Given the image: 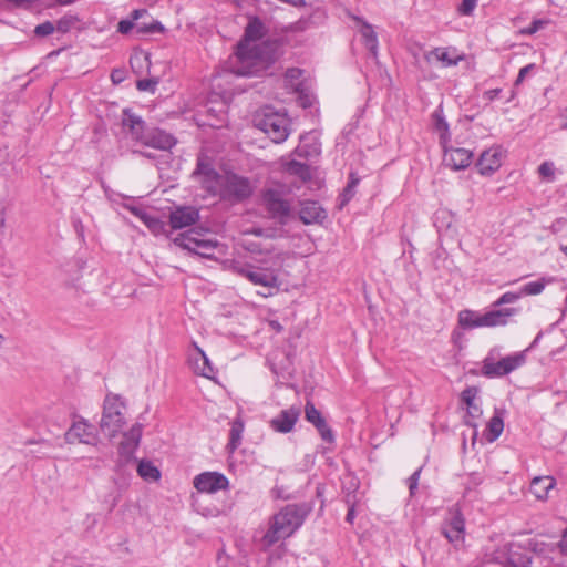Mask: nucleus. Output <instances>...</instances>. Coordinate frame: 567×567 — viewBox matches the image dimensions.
I'll list each match as a JSON object with an SVG mask.
<instances>
[{"mask_svg": "<svg viewBox=\"0 0 567 567\" xmlns=\"http://www.w3.org/2000/svg\"><path fill=\"white\" fill-rule=\"evenodd\" d=\"M265 25L258 18L249 20L245 29L244 39L237 47L236 56L238 65L234 69L237 75H258L270 63L271 56L256 44V41L265 35Z\"/></svg>", "mask_w": 567, "mask_h": 567, "instance_id": "obj_1", "label": "nucleus"}, {"mask_svg": "<svg viewBox=\"0 0 567 567\" xmlns=\"http://www.w3.org/2000/svg\"><path fill=\"white\" fill-rule=\"evenodd\" d=\"M122 126L131 134L136 143L159 151H168L175 144V137L155 126H148L145 121L130 111H123Z\"/></svg>", "mask_w": 567, "mask_h": 567, "instance_id": "obj_2", "label": "nucleus"}, {"mask_svg": "<svg viewBox=\"0 0 567 567\" xmlns=\"http://www.w3.org/2000/svg\"><path fill=\"white\" fill-rule=\"evenodd\" d=\"M309 513L305 504H289L272 517L271 525L262 537L265 546H272L280 539L292 535L302 524Z\"/></svg>", "mask_w": 567, "mask_h": 567, "instance_id": "obj_3", "label": "nucleus"}, {"mask_svg": "<svg viewBox=\"0 0 567 567\" xmlns=\"http://www.w3.org/2000/svg\"><path fill=\"white\" fill-rule=\"evenodd\" d=\"M231 269L252 285L260 286L264 291H259V295L262 297L274 296L280 288L279 269L241 262H234Z\"/></svg>", "mask_w": 567, "mask_h": 567, "instance_id": "obj_4", "label": "nucleus"}, {"mask_svg": "<svg viewBox=\"0 0 567 567\" xmlns=\"http://www.w3.org/2000/svg\"><path fill=\"white\" fill-rule=\"evenodd\" d=\"M126 404L118 394H106L103 403V412L100 421L101 432L110 437H115L126 423Z\"/></svg>", "mask_w": 567, "mask_h": 567, "instance_id": "obj_5", "label": "nucleus"}, {"mask_svg": "<svg viewBox=\"0 0 567 567\" xmlns=\"http://www.w3.org/2000/svg\"><path fill=\"white\" fill-rule=\"evenodd\" d=\"M256 126L266 133L275 143L284 142L289 135V121L285 114L265 110L256 118Z\"/></svg>", "mask_w": 567, "mask_h": 567, "instance_id": "obj_6", "label": "nucleus"}, {"mask_svg": "<svg viewBox=\"0 0 567 567\" xmlns=\"http://www.w3.org/2000/svg\"><path fill=\"white\" fill-rule=\"evenodd\" d=\"M526 351L515 352L498 361L487 355L483 361L482 372L487 378H501L524 365Z\"/></svg>", "mask_w": 567, "mask_h": 567, "instance_id": "obj_7", "label": "nucleus"}, {"mask_svg": "<svg viewBox=\"0 0 567 567\" xmlns=\"http://www.w3.org/2000/svg\"><path fill=\"white\" fill-rule=\"evenodd\" d=\"M174 244L205 258H210L218 246L216 239L206 238L204 234L194 229L176 237Z\"/></svg>", "mask_w": 567, "mask_h": 567, "instance_id": "obj_8", "label": "nucleus"}, {"mask_svg": "<svg viewBox=\"0 0 567 567\" xmlns=\"http://www.w3.org/2000/svg\"><path fill=\"white\" fill-rule=\"evenodd\" d=\"M143 433V425L141 423L133 424L128 431L123 433L122 440L118 444V461L116 471L121 472L125 465L135 460V452L140 446Z\"/></svg>", "mask_w": 567, "mask_h": 567, "instance_id": "obj_9", "label": "nucleus"}, {"mask_svg": "<svg viewBox=\"0 0 567 567\" xmlns=\"http://www.w3.org/2000/svg\"><path fill=\"white\" fill-rule=\"evenodd\" d=\"M254 186L248 177L227 173L224 175L220 197L228 200L241 202L251 196Z\"/></svg>", "mask_w": 567, "mask_h": 567, "instance_id": "obj_10", "label": "nucleus"}, {"mask_svg": "<svg viewBox=\"0 0 567 567\" xmlns=\"http://www.w3.org/2000/svg\"><path fill=\"white\" fill-rule=\"evenodd\" d=\"M64 440L68 444H87L96 445L99 442V435L93 424L86 420L81 419L74 421L69 430L64 434Z\"/></svg>", "mask_w": 567, "mask_h": 567, "instance_id": "obj_11", "label": "nucleus"}, {"mask_svg": "<svg viewBox=\"0 0 567 567\" xmlns=\"http://www.w3.org/2000/svg\"><path fill=\"white\" fill-rule=\"evenodd\" d=\"M194 175L199 178L203 188L207 193L220 196L224 175H219L210 164L198 161Z\"/></svg>", "mask_w": 567, "mask_h": 567, "instance_id": "obj_12", "label": "nucleus"}, {"mask_svg": "<svg viewBox=\"0 0 567 567\" xmlns=\"http://www.w3.org/2000/svg\"><path fill=\"white\" fill-rule=\"evenodd\" d=\"M194 487L200 493L214 494L228 487V478L218 472H204L195 476Z\"/></svg>", "mask_w": 567, "mask_h": 567, "instance_id": "obj_13", "label": "nucleus"}, {"mask_svg": "<svg viewBox=\"0 0 567 567\" xmlns=\"http://www.w3.org/2000/svg\"><path fill=\"white\" fill-rule=\"evenodd\" d=\"M442 534L455 547L464 543L465 520L458 511L451 514L450 518L442 524Z\"/></svg>", "mask_w": 567, "mask_h": 567, "instance_id": "obj_14", "label": "nucleus"}, {"mask_svg": "<svg viewBox=\"0 0 567 567\" xmlns=\"http://www.w3.org/2000/svg\"><path fill=\"white\" fill-rule=\"evenodd\" d=\"M262 198L272 217L281 219L289 215L290 204L285 199L284 192L280 188H267Z\"/></svg>", "mask_w": 567, "mask_h": 567, "instance_id": "obj_15", "label": "nucleus"}, {"mask_svg": "<svg viewBox=\"0 0 567 567\" xmlns=\"http://www.w3.org/2000/svg\"><path fill=\"white\" fill-rule=\"evenodd\" d=\"M516 546L505 544L503 550L497 553L495 559L503 567H530V557L518 550H514Z\"/></svg>", "mask_w": 567, "mask_h": 567, "instance_id": "obj_16", "label": "nucleus"}, {"mask_svg": "<svg viewBox=\"0 0 567 567\" xmlns=\"http://www.w3.org/2000/svg\"><path fill=\"white\" fill-rule=\"evenodd\" d=\"M147 11L144 9H137L132 12V19L121 20L117 24V31L122 34H127L131 30L136 28L138 33H150L155 31H162L164 28L159 22H153L148 25L146 24H135L134 22L138 20L142 16L146 14Z\"/></svg>", "mask_w": 567, "mask_h": 567, "instance_id": "obj_17", "label": "nucleus"}, {"mask_svg": "<svg viewBox=\"0 0 567 567\" xmlns=\"http://www.w3.org/2000/svg\"><path fill=\"white\" fill-rule=\"evenodd\" d=\"M502 148L499 146H493L484 151L477 163L476 167L481 175H491L497 171L502 165Z\"/></svg>", "mask_w": 567, "mask_h": 567, "instance_id": "obj_18", "label": "nucleus"}, {"mask_svg": "<svg viewBox=\"0 0 567 567\" xmlns=\"http://www.w3.org/2000/svg\"><path fill=\"white\" fill-rule=\"evenodd\" d=\"M300 416L299 408H289L280 411V413L270 421V426L274 431L279 433H289L293 430Z\"/></svg>", "mask_w": 567, "mask_h": 567, "instance_id": "obj_19", "label": "nucleus"}, {"mask_svg": "<svg viewBox=\"0 0 567 567\" xmlns=\"http://www.w3.org/2000/svg\"><path fill=\"white\" fill-rule=\"evenodd\" d=\"M473 159V153L466 148H446L444 153V164L454 169L460 171L470 166Z\"/></svg>", "mask_w": 567, "mask_h": 567, "instance_id": "obj_20", "label": "nucleus"}, {"mask_svg": "<svg viewBox=\"0 0 567 567\" xmlns=\"http://www.w3.org/2000/svg\"><path fill=\"white\" fill-rule=\"evenodd\" d=\"M305 415L306 420L310 423H312L318 432L320 433V436L326 442H332L333 441V433L331 429L328 426L324 417L321 415L320 411L316 409L312 402L308 401L305 406Z\"/></svg>", "mask_w": 567, "mask_h": 567, "instance_id": "obj_21", "label": "nucleus"}, {"mask_svg": "<svg viewBox=\"0 0 567 567\" xmlns=\"http://www.w3.org/2000/svg\"><path fill=\"white\" fill-rule=\"evenodd\" d=\"M199 218V213L196 208L184 206L173 210L169 215V224L174 229H182L195 224Z\"/></svg>", "mask_w": 567, "mask_h": 567, "instance_id": "obj_22", "label": "nucleus"}, {"mask_svg": "<svg viewBox=\"0 0 567 567\" xmlns=\"http://www.w3.org/2000/svg\"><path fill=\"white\" fill-rule=\"evenodd\" d=\"M478 390L476 388H467L463 390L461 394L462 401L466 404V416H465V424L468 426H476L475 420H477L483 411L481 406L476 403V396H477Z\"/></svg>", "mask_w": 567, "mask_h": 567, "instance_id": "obj_23", "label": "nucleus"}, {"mask_svg": "<svg viewBox=\"0 0 567 567\" xmlns=\"http://www.w3.org/2000/svg\"><path fill=\"white\" fill-rule=\"evenodd\" d=\"M189 364L193 371L202 377L207 379H213L215 374V370L207 358L206 353L197 346H195V351L189 355Z\"/></svg>", "mask_w": 567, "mask_h": 567, "instance_id": "obj_24", "label": "nucleus"}, {"mask_svg": "<svg viewBox=\"0 0 567 567\" xmlns=\"http://www.w3.org/2000/svg\"><path fill=\"white\" fill-rule=\"evenodd\" d=\"M353 19L358 23V32L360 33L365 48L373 58H377L379 42L373 27L359 17H354Z\"/></svg>", "mask_w": 567, "mask_h": 567, "instance_id": "obj_25", "label": "nucleus"}, {"mask_svg": "<svg viewBox=\"0 0 567 567\" xmlns=\"http://www.w3.org/2000/svg\"><path fill=\"white\" fill-rule=\"evenodd\" d=\"M299 217L306 225L320 223L326 219V210L320 206L318 202H305L301 205Z\"/></svg>", "mask_w": 567, "mask_h": 567, "instance_id": "obj_26", "label": "nucleus"}, {"mask_svg": "<svg viewBox=\"0 0 567 567\" xmlns=\"http://www.w3.org/2000/svg\"><path fill=\"white\" fill-rule=\"evenodd\" d=\"M517 313L518 309L516 308L493 309L483 313V320L481 323L485 327L505 326L508 323L509 318Z\"/></svg>", "mask_w": 567, "mask_h": 567, "instance_id": "obj_27", "label": "nucleus"}, {"mask_svg": "<svg viewBox=\"0 0 567 567\" xmlns=\"http://www.w3.org/2000/svg\"><path fill=\"white\" fill-rule=\"evenodd\" d=\"M555 485L556 481L553 476H536L530 482L529 491L537 499L544 501Z\"/></svg>", "mask_w": 567, "mask_h": 567, "instance_id": "obj_28", "label": "nucleus"}, {"mask_svg": "<svg viewBox=\"0 0 567 567\" xmlns=\"http://www.w3.org/2000/svg\"><path fill=\"white\" fill-rule=\"evenodd\" d=\"M131 210L136 217H138L145 224V226L154 235H159V234L165 233V223L162 221L161 219H158L157 217L147 214L145 210H143L141 208L134 207Z\"/></svg>", "mask_w": 567, "mask_h": 567, "instance_id": "obj_29", "label": "nucleus"}, {"mask_svg": "<svg viewBox=\"0 0 567 567\" xmlns=\"http://www.w3.org/2000/svg\"><path fill=\"white\" fill-rule=\"evenodd\" d=\"M426 60L429 62L439 61L443 66L456 65L462 56H452L451 53L443 48H436L427 53Z\"/></svg>", "mask_w": 567, "mask_h": 567, "instance_id": "obj_30", "label": "nucleus"}, {"mask_svg": "<svg viewBox=\"0 0 567 567\" xmlns=\"http://www.w3.org/2000/svg\"><path fill=\"white\" fill-rule=\"evenodd\" d=\"M483 320V315L477 313L473 310H462L458 313V323L461 327L465 329H474L485 327L481 321Z\"/></svg>", "mask_w": 567, "mask_h": 567, "instance_id": "obj_31", "label": "nucleus"}, {"mask_svg": "<svg viewBox=\"0 0 567 567\" xmlns=\"http://www.w3.org/2000/svg\"><path fill=\"white\" fill-rule=\"evenodd\" d=\"M137 473L138 475L148 482H156L161 477L159 470L147 460H141L137 464Z\"/></svg>", "mask_w": 567, "mask_h": 567, "instance_id": "obj_32", "label": "nucleus"}, {"mask_svg": "<svg viewBox=\"0 0 567 567\" xmlns=\"http://www.w3.org/2000/svg\"><path fill=\"white\" fill-rule=\"evenodd\" d=\"M244 422L240 419H236L231 423V429L229 433V443L227 445L229 452H234L241 443L243 432H244Z\"/></svg>", "mask_w": 567, "mask_h": 567, "instance_id": "obj_33", "label": "nucleus"}, {"mask_svg": "<svg viewBox=\"0 0 567 567\" xmlns=\"http://www.w3.org/2000/svg\"><path fill=\"white\" fill-rule=\"evenodd\" d=\"M504 430L503 419L498 415H494L487 424L486 439L488 442L496 441Z\"/></svg>", "mask_w": 567, "mask_h": 567, "instance_id": "obj_34", "label": "nucleus"}, {"mask_svg": "<svg viewBox=\"0 0 567 567\" xmlns=\"http://www.w3.org/2000/svg\"><path fill=\"white\" fill-rule=\"evenodd\" d=\"M551 281L553 278H540L539 280L527 282L520 288L522 295L523 297L539 295L544 290L545 286Z\"/></svg>", "mask_w": 567, "mask_h": 567, "instance_id": "obj_35", "label": "nucleus"}, {"mask_svg": "<svg viewBox=\"0 0 567 567\" xmlns=\"http://www.w3.org/2000/svg\"><path fill=\"white\" fill-rule=\"evenodd\" d=\"M306 141H307V137L302 136L300 144L295 150L296 154L300 157H309L312 155H318L320 153L319 145L317 143L308 145L306 143Z\"/></svg>", "mask_w": 567, "mask_h": 567, "instance_id": "obj_36", "label": "nucleus"}, {"mask_svg": "<svg viewBox=\"0 0 567 567\" xmlns=\"http://www.w3.org/2000/svg\"><path fill=\"white\" fill-rule=\"evenodd\" d=\"M287 169L289 173L299 176L302 181H307L311 176L309 166L297 161H291Z\"/></svg>", "mask_w": 567, "mask_h": 567, "instance_id": "obj_37", "label": "nucleus"}, {"mask_svg": "<svg viewBox=\"0 0 567 567\" xmlns=\"http://www.w3.org/2000/svg\"><path fill=\"white\" fill-rule=\"evenodd\" d=\"M523 297L520 289L518 291H507L503 293L494 303V307L514 303Z\"/></svg>", "mask_w": 567, "mask_h": 567, "instance_id": "obj_38", "label": "nucleus"}, {"mask_svg": "<svg viewBox=\"0 0 567 567\" xmlns=\"http://www.w3.org/2000/svg\"><path fill=\"white\" fill-rule=\"evenodd\" d=\"M76 18L72 16H65L56 21L55 30L61 33H66L75 24Z\"/></svg>", "mask_w": 567, "mask_h": 567, "instance_id": "obj_39", "label": "nucleus"}, {"mask_svg": "<svg viewBox=\"0 0 567 567\" xmlns=\"http://www.w3.org/2000/svg\"><path fill=\"white\" fill-rule=\"evenodd\" d=\"M302 75V71L298 68H291L286 71L285 79L288 82V84L297 89L299 86V82H297Z\"/></svg>", "mask_w": 567, "mask_h": 567, "instance_id": "obj_40", "label": "nucleus"}, {"mask_svg": "<svg viewBox=\"0 0 567 567\" xmlns=\"http://www.w3.org/2000/svg\"><path fill=\"white\" fill-rule=\"evenodd\" d=\"M158 84V80L155 79V78H151V79H142V80H138L136 82V87L140 90V91H148V92H154L156 86Z\"/></svg>", "mask_w": 567, "mask_h": 567, "instance_id": "obj_41", "label": "nucleus"}, {"mask_svg": "<svg viewBox=\"0 0 567 567\" xmlns=\"http://www.w3.org/2000/svg\"><path fill=\"white\" fill-rule=\"evenodd\" d=\"M55 31V27L52 22L45 21L35 27L34 33L38 37H47L52 34Z\"/></svg>", "mask_w": 567, "mask_h": 567, "instance_id": "obj_42", "label": "nucleus"}, {"mask_svg": "<svg viewBox=\"0 0 567 567\" xmlns=\"http://www.w3.org/2000/svg\"><path fill=\"white\" fill-rule=\"evenodd\" d=\"M477 0H462L461 6L458 7V12L462 16H471L476 8Z\"/></svg>", "mask_w": 567, "mask_h": 567, "instance_id": "obj_43", "label": "nucleus"}, {"mask_svg": "<svg viewBox=\"0 0 567 567\" xmlns=\"http://www.w3.org/2000/svg\"><path fill=\"white\" fill-rule=\"evenodd\" d=\"M545 21L534 20L528 27L520 30L522 34L532 35L543 28Z\"/></svg>", "mask_w": 567, "mask_h": 567, "instance_id": "obj_44", "label": "nucleus"}, {"mask_svg": "<svg viewBox=\"0 0 567 567\" xmlns=\"http://www.w3.org/2000/svg\"><path fill=\"white\" fill-rule=\"evenodd\" d=\"M421 468L416 470L410 477H409V489L410 494L414 495L415 491L419 486V480H420Z\"/></svg>", "mask_w": 567, "mask_h": 567, "instance_id": "obj_45", "label": "nucleus"}, {"mask_svg": "<svg viewBox=\"0 0 567 567\" xmlns=\"http://www.w3.org/2000/svg\"><path fill=\"white\" fill-rule=\"evenodd\" d=\"M355 496H351L350 494L347 495V504L349 505V509H348V513H347V516H346V520L348 523H353L354 520V517H355V513H354V498Z\"/></svg>", "mask_w": 567, "mask_h": 567, "instance_id": "obj_46", "label": "nucleus"}, {"mask_svg": "<svg viewBox=\"0 0 567 567\" xmlns=\"http://www.w3.org/2000/svg\"><path fill=\"white\" fill-rule=\"evenodd\" d=\"M534 69H535L534 63L527 64L526 66L522 68L518 72V75H517V79H516L514 85L518 86L524 81V79L527 76V74L530 73Z\"/></svg>", "mask_w": 567, "mask_h": 567, "instance_id": "obj_47", "label": "nucleus"}, {"mask_svg": "<svg viewBox=\"0 0 567 567\" xmlns=\"http://www.w3.org/2000/svg\"><path fill=\"white\" fill-rule=\"evenodd\" d=\"M538 173L540 176L550 177L554 175L553 164L549 162H544L538 167Z\"/></svg>", "mask_w": 567, "mask_h": 567, "instance_id": "obj_48", "label": "nucleus"}, {"mask_svg": "<svg viewBox=\"0 0 567 567\" xmlns=\"http://www.w3.org/2000/svg\"><path fill=\"white\" fill-rule=\"evenodd\" d=\"M354 196V189L352 185H347L341 195V206L346 205Z\"/></svg>", "mask_w": 567, "mask_h": 567, "instance_id": "obj_49", "label": "nucleus"}, {"mask_svg": "<svg viewBox=\"0 0 567 567\" xmlns=\"http://www.w3.org/2000/svg\"><path fill=\"white\" fill-rule=\"evenodd\" d=\"M501 92V89L488 90L484 92L483 97L484 100L492 102L498 97Z\"/></svg>", "mask_w": 567, "mask_h": 567, "instance_id": "obj_50", "label": "nucleus"}, {"mask_svg": "<svg viewBox=\"0 0 567 567\" xmlns=\"http://www.w3.org/2000/svg\"><path fill=\"white\" fill-rule=\"evenodd\" d=\"M269 327L276 331V332H281L284 330V327L281 326V323L278 321V320H270L269 321Z\"/></svg>", "mask_w": 567, "mask_h": 567, "instance_id": "obj_51", "label": "nucleus"}, {"mask_svg": "<svg viewBox=\"0 0 567 567\" xmlns=\"http://www.w3.org/2000/svg\"><path fill=\"white\" fill-rule=\"evenodd\" d=\"M559 546H560L561 553L565 556H567V530L564 533Z\"/></svg>", "mask_w": 567, "mask_h": 567, "instance_id": "obj_52", "label": "nucleus"}, {"mask_svg": "<svg viewBox=\"0 0 567 567\" xmlns=\"http://www.w3.org/2000/svg\"><path fill=\"white\" fill-rule=\"evenodd\" d=\"M437 128H444V130H447V123L443 120H439L437 122Z\"/></svg>", "mask_w": 567, "mask_h": 567, "instance_id": "obj_53", "label": "nucleus"}, {"mask_svg": "<svg viewBox=\"0 0 567 567\" xmlns=\"http://www.w3.org/2000/svg\"><path fill=\"white\" fill-rule=\"evenodd\" d=\"M358 182H359L358 179H354V178L351 176V179H350V182L348 183V185H352V189H354V188H355V186L358 185Z\"/></svg>", "mask_w": 567, "mask_h": 567, "instance_id": "obj_54", "label": "nucleus"}, {"mask_svg": "<svg viewBox=\"0 0 567 567\" xmlns=\"http://www.w3.org/2000/svg\"><path fill=\"white\" fill-rule=\"evenodd\" d=\"M59 3L61 4H70L72 2H74L75 0H56Z\"/></svg>", "mask_w": 567, "mask_h": 567, "instance_id": "obj_55", "label": "nucleus"}, {"mask_svg": "<svg viewBox=\"0 0 567 567\" xmlns=\"http://www.w3.org/2000/svg\"><path fill=\"white\" fill-rule=\"evenodd\" d=\"M112 80L114 82L121 81V79H118V75H116L115 72L112 73Z\"/></svg>", "mask_w": 567, "mask_h": 567, "instance_id": "obj_56", "label": "nucleus"}, {"mask_svg": "<svg viewBox=\"0 0 567 567\" xmlns=\"http://www.w3.org/2000/svg\"><path fill=\"white\" fill-rule=\"evenodd\" d=\"M112 80L114 82L121 81V79H118V75H116L115 72L112 73Z\"/></svg>", "mask_w": 567, "mask_h": 567, "instance_id": "obj_57", "label": "nucleus"}, {"mask_svg": "<svg viewBox=\"0 0 567 567\" xmlns=\"http://www.w3.org/2000/svg\"><path fill=\"white\" fill-rule=\"evenodd\" d=\"M140 154L144 155L145 157L147 158H153V155L151 153H143V152H140Z\"/></svg>", "mask_w": 567, "mask_h": 567, "instance_id": "obj_58", "label": "nucleus"}, {"mask_svg": "<svg viewBox=\"0 0 567 567\" xmlns=\"http://www.w3.org/2000/svg\"><path fill=\"white\" fill-rule=\"evenodd\" d=\"M561 250L565 252V255L567 256V245L561 247Z\"/></svg>", "mask_w": 567, "mask_h": 567, "instance_id": "obj_59", "label": "nucleus"}, {"mask_svg": "<svg viewBox=\"0 0 567 567\" xmlns=\"http://www.w3.org/2000/svg\"><path fill=\"white\" fill-rule=\"evenodd\" d=\"M3 340H4V337L2 334H0V346L2 344Z\"/></svg>", "mask_w": 567, "mask_h": 567, "instance_id": "obj_60", "label": "nucleus"}, {"mask_svg": "<svg viewBox=\"0 0 567 567\" xmlns=\"http://www.w3.org/2000/svg\"><path fill=\"white\" fill-rule=\"evenodd\" d=\"M515 97V93L513 92L508 101H512Z\"/></svg>", "mask_w": 567, "mask_h": 567, "instance_id": "obj_61", "label": "nucleus"}, {"mask_svg": "<svg viewBox=\"0 0 567 567\" xmlns=\"http://www.w3.org/2000/svg\"><path fill=\"white\" fill-rule=\"evenodd\" d=\"M260 233H261V230H260V229H258V230H254V234H256V235H259Z\"/></svg>", "mask_w": 567, "mask_h": 567, "instance_id": "obj_62", "label": "nucleus"}]
</instances>
